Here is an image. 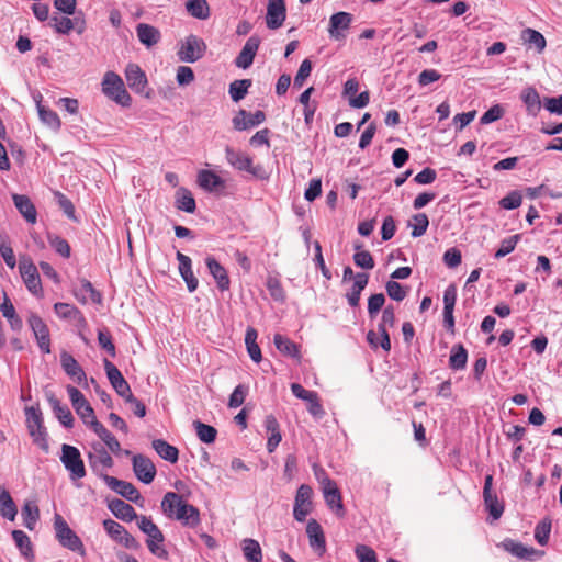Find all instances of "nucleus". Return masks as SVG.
<instances>
[{"mask_svg":"<svg viewBox=\"0 0 562 562\" xmlns=\"http://www.w3.org/2000/svg\"><path fill=\"white\" fill-rule=\"evenodd\" d=\"M484 504L486 509L493 519H498L503 512L504 505L498 501L497 495L495 493L483 494Z\"/></svg>","mask_w":562,"mask_h":562,"instance_id":"603ef678","label":"nucleus"},{"mask_svg":"<svg viewBox=\"0 0 562 562\" xmlns=\"http://www.w3.org/2000/svg\"><path fill=\"white\" fill-rule=\"evenodd\" d=\"M521 40L525 45H528L529 48H535L538 54H541L547 45L544 36L540 32L530 27H527L521 32Z\"/></svg>","mask_w":562,"mask_h":562,"instance_id":"72a5a7b5","label":"nucleus"},{"mask_svg":"<svg viewBox=\"0 0 562 562\" xmlns=\"http://www.w3.org/2000/svg\"><path fill=\"white\" fill-rule=\"evenodd\" d=\"M103 364L112 387L120 396L125 398L128 393H132L128 383L120 370L111 361L104 359Z\"/></svg>","mask_w":562,"mask_h":562,"instance_id":"a211bd4d","label":"nucleus"},{"mask_svg":"<svg viewBox=\"0 0 562 562\" xmlns=\"http://www.w3.org/2000/svg\"><path fill=\"white\" fill-rule=\"evenodd\" d=\"M266 120L262 111L258 110L255 113H249L246 110H239L233 117V126L236 131H245L261 124Z\"/></svg>","mask_w":562,"mask_h":562,"instance_id":"aec40b11","label":"nucleus"},{"mask_svg":"<svg viewBox=\"0 0 562 562\" xmlns=\"http://www.w3.org/2000/svg\"><path fill=\"white\" fill-rule=\"evenodd\" d=\"M22 517L24 520V526L29 530H33L36 521L40 518L38 506L34 502H25L22 507Z\"/></svg>","mask_w":562,"mask_h":562,"instance_id":"79ce46f5","label":"nucleus"},{"mask_svg":"<svg viewBox=\"0 0 562 562\" xmlns=\"http://www.w3.org/2000/svg\"><path fill=\"white\" fill-rule=\"evenodd\" d=\"M352 14L348 12L334 13L329 19L328 34L335 41H342L346 38V31L349 30L352 23Z\"/></svg>","mask_w":562,"mask_h":562,"instance_id":"ddd939ff","label":"nucleus"},{"mask_svg":"<svg viewBox=\"0 0 562 562\" xmlns=\"http://www.w3.org/2000/svg\"><path fill=\"white\" fill-rule=\"evenodd\" d=\"M250 86H251L250 79H240V80L233 81L229 85V89H228L232 100L234 102H238V101L243 100L246 97Z\"/></svg>","mask_w":562,"mask_h":562,"instance_id":"a18cd8bd","label":"nucleus"},{"mask_svg":"<svg viewBox=\"0 0 562 562\" xmlns=\"http://www.w3.org/2000/svg\"><path fill=\"white\" fill-rule=\"evenodd\" d=\"M225 155L228 164L233 166L235 169L239 171H247L260 179L266 178V172L263 168L261 166H254L252 159L248 155L241 151H236L229 146L225 148Z\"/></svg>","mask_w":562,"mask_h":562,"instance_id":"6e6552de","label":"nucleus"},{"mask_svg":"<svg viewBox=\"0 0 562 562\" xmlns=\"http://www.w3.org/2000/svg\"><path fill=\"white\" fill-rule=\"evenodd\" d=\"M12 538L21 554L26 559L33 558V548L29 536L22 530H13Z\"/></svg>","mask_w":562,"mask_h":562,"instance_id":"37998d69","label":"nucleus"},{"mask_svg":"<svg viewBox=\"0 0 562 562\" xmlns=\"http://www.w3.org/2000/svg\"><path fill=\"white\" fill-rule=\"evenodd\" d=\"M519 239H520L519 234H516L508 238L503 239L501 243V247L495 252V258L499 259V258H503V257L507 256L508 254H510L515 249Z\"/></svg>","mask_w":562,"mask_h":562,"instance_id":"bf43d9fd","label":"nucleus"},{"mask_svg":"<svg viewBox=\"0 0 562 562\" xmlns=\"http://www.w3.org/2000/svg\"><path fill=\"white\" fill-rule=\"evenodd\" d=\"M60 461L70 473L72 481L82 479L86 475L83 460L81 459L80 451L70 445L64 443L61 447Z\"/></svg>","mask_w":562,"mask_h":562,"instance_id":"0eeeda50","label":"nucleus"},{"mask_svg":"<svg viewBox=\"0 0 562 562\" xmlns=\"http://www.w3.org/2000/svg\"><path fill=\"white\" fill-rule=\"evenodd\" d=\"M54 529L56 539L61 547L76 552L81 557L86 555V549L81 539L76 535V532L69 527L67 521L59 514H55Z\"/></svg>","mask_w":562,"mask_h":562,"instance_id":"7ed1b4c3","label":"nucleus"},{"mask_svg":"<svg viewBox=\"0 0 562 562\" xmlns=\"http://www.w3.org/2000/svg\"><path fill=\"white\" fill-rule=\"evenodd\" d=\"M355 248L358 250L353 255V261L357 267L362 269H373L374 260L372 255L368 250H360L361 245H356Z\"/></svg>","mask_w":562,"mask_h":562,"instance_id":"6e6d98bb","label":"nucleus"},{"mask_svg":"<svg viewBox=\"0 0 562 562\" xmlns=\"http://www.w3.org/2000/svg\"><path fill=\"white\" fill-rule=\"evenodd\" d=\"M248 393V387L244 384L237 385L229 396L228 406L231 408L239 407L244 402Z\"/></svg>","mask_w":562,"mask_h":562,"instance_id":"0e129e2a","label":"nucleus"},{"mask_svg":"<svg viewBox=\"0 0 562 562\" xmlns=\"http://www.w3.org/2000/svg\"><path fill=\"white\" fill-rule=\"evenodd\" d=\"M273 342L276 348L283 355L293 358H297L300 356L297 346L284 336L276 334L273 337Z\"/></svg>","mask_w":562,"mask_h":562,"instance_id":"c03bdc74","label":"nucleus"},{"mask_svg":"<svg viewBox=\"0 0 562 562\" xmlns=\"http://www.w3.org/2000/svg\"><path fill=\"white\" fill-rule=\"evenodd\" d=\"M313 490L310 485L302 484L295 495L293 516L295 520L303 522L312 510Z\"/></svg>","mask_w":562,"mask_h":562,"instance_id":"f8f14e48","label":"nucleus"},{"mask_svg":"<svg viewBox=\"0 0 562 562\" xmlns=\"http://www.w3.org/2000/svg\"><path fill=\"white\" fill-rule=\"evenodd\" d=\"M132 461L136 477L145 484L151 483L156 475V467L151 460L143 454H135Z\"/></svg>","mask_w":562,"mask_h":562,"instance_id":"2eb2a0df","label":"nucleus"},{"mask_svg":"<svg viewBox=\"0 0 562 562\" xmlns=\"http://www.w3.org/2000/svg\"><path fill=\"white\" fill-rule=\"evenodd\" d=\"M19 269L27 290L35 295H40L42 293V283L36 266L29 257L22 256Z\"/></svg>","mask_w":562,"mask_h":562,"instance_id":"9d476101","label":"nucleus"},{"mask_svg":"<svg viewBox=\"0 0 562 562\" xmlns=\"http://www.w3.org/2000/svg\"><path fill=\"white\" fill-rule=\"evenodd\" d=\"M138 528L147 536L146 544L148 550L156 557L167 560L168 551L161 546L165 537L156 524L147 516L137 519Z\"/></svg>","mask_w":562,"mask_h":562,"instance_id":"f03ea898","label":"nucleus"},{"mask_svg":"<svg viewBox=\"0 0 562 562\" xmlns=\"http://www.w3.org/2000/svg\"><path fill=\"white\" fill-rule=\"evenodd\" d=\"M368 280L369 276L367 273H356L351 291L346 295L350 306L356 307L359 305L361 292L367 286Z\"/></svg>","mask_w":562,"mask_h":562,"instance_id":"f704fd0d","label":"nucleus"},{"mask_svg":"<svg viewBox=\"0 0 562 562\" xmlns=\"http://www.w3.org/2000/svg\"><path fill=\"white\" fill-rule=\"evenodd\" d=\"M60 364L65 373L78 384L87 383V375L78 361L67 351L60 353Z\"/></svg>","mask_w":562,"mask_h":562,"instance_id":"412c9836","label":"nucleus"},{"mask_svg":"<svg viewBox=\"0 0 562 562\" xmlns=\"http://www.w3.org/2000/svg\"><path fill=\"white\" fill-rule=\"evenodd\" d=\"M37 111L41 121L54 131L60 128L61 122L56 112L45 108L41 103H37Z\"/></svg>","mask_w":562,"mask_h":562,"instance_id":"49530a36","label":"nucleus"},{"mask_svg":"<svg viewBox=\"0 0 562 562\" xmlns=\"http://www.w3.org/2000/svg\"><path fill=\"white\" fill-rule=\"evenodd\" d=\"M0 256L9 268L13 269L16 266L13 249L10 246L8 236L4 234H0Z\"/></svg>","mask_w":562,"mask_h":562,"instance_id":"864d4df0","label":"nucleus"},{"mask_svg":"<svg viewBox=\"0 0 562 562\" xmlns=\"http://www.w3.org/2000/svg\"><path fill=\"white\" fill-rule=\"evenodd\" d=\"M206 48L201 37L190 34L180 42L177 55L182 63H195L204 56Z\"/></svg>","mask_w":562,"mask_h":562,"instance_id":"423d86ee","label":"nucleus"},{"mask_svg":"<svg viewBox=\"0 0 562 562\" xmlns=\"http://www.w3.org/2000/svg\"><path fill=\"white\" fill-rule=\"evenodd\" d=\"M12 199L24 220L31 224L36 223L37 212L30 198L23 194H13Z\"/></svg>","mask_w":562,"mask_h":562,"instance_id":"c85d7f7f","label":"nucleus"},{"mask_svg":"<svg viewBox=\"0 0 562 562\" xmlns=\"http://www.w3.org/2000/svg\"><path fill=\"white\" fill-rule=\"evenodd\" d=\"M103 527L108 535L117 542L122 539V536H124L126 531L122 525L112 519H105L103 521Z\"/></svg>","mask_w":562,"mask_h":562,"instance_id":"680f3d73","label":"nucleus"},{"mask_svg":"<svg viewBox=\"0 0 562 562\" xmlns=\"http://www.w3.org/2000/svg\"><path fill=\"white\" fill-rule=\"evenodd\" d=\"M260 45V38L257 35L250 36L241 50L239 52L238 56L235 59V65L238 68L247 69L249 68L255 59V56L258 52Z\"/></svg>","mask_w":562,"mask_h":562,"instance_id":"6ab92c4d","label":"nucleus"},{"mask_svg":"<svg viewBox=\"0 0 562 562\" xmlns=\"http://www.w3.org/2000/svg\"><path fill=\"white\" fill-rule=\"evenodd\" d=\"M193 426L196 430L198 438L204 443H212L216 439L217 430L210 425L203 424L200 420H195Z\"/></svg>","mask_w":562,"mask_h":562,"instance_id":"8fccbe9b","label":"nucleus"},{"mask_svg":"<svg viewBox=\"0 0 562 562\" xmlns=\"http://www.w3.org/2000/svg\"><path fill=\"white\" fill-rule=\"evenodd\" d=\"M67 393L76 413L80 416L86 425L92 428V423L98 419L94 415L93 408L85 398L83 394L72 385L67 386Z\"/></svg>","mask_w":562,"mask_h":562,"instance_id":"1a4fd4ad","label":"nucleus"},{"mask_svg":"<svg viewBox=\"0 0 562 562\" xmlns=\"http://www.w3.org/2000/svg\"><path fill=\"white\" fill-rule=\"evenodd\" d=\"M92 430L113 453H119L121 451V445L119 440L99 420H94L92 423Z\"/></svg>","mask_w":562,"mask_h":562,"instance_id":"e433bc0d","label":"nucleus"},{"mask_svg":"<svg viewBox=\"0 0 562 562\" xmlns=\"http://www.w3.org/2000/svg\"><path fill=\"white\" fill-rule=\"evenodd\" d=\"M100 477L112 491L126 498L127 501L135 504H138V502L142 501L139 492L132 483L119 480L108 474H100Z\"/></svg>","mask_w":562,"mask_h":562,"instance_id":"9b49d317","label":"nucleus"},{"mask_svg":"<svg viewBox=\"0 0 562 562\" xmlns=\"http://www.w3.org/2000/svg\"><path fill=\"white\" fill-rule=\"evenodd\" d=\"M267 289L269 294L274 301L283 302L285 299L284 290L281 285V282L273 277L268 278L267 280Z\"/></svg>","mask_w":562,"mask_h":562,"instance_id":"052dcab7","label":"nucleus"},{"mask_svg":"<svg viewBox=\"0 0 562 562\" xmlns=\"http://www.w3.org/2000/svg\"><path fill=\"white\" fill-rule=\"evenodd\" d=\"M0 311L2 315L9 321L10 326L13 330H20L23 326L21 317L15 313V308L8 300L1 305Z\"/></svg>","mask_w":562,"mask_h":562,"instance_id":"3c124183","label":"nucleus"},{"mask_svg":"<svg viewBox=\"0 0 562 562\" xmlns=\"http://www.w3.org/2000/svg\"><path fill=\"white\" fill-rule=\"evenodd\" d=\"M108 507L112 514L121 520L132 521L139 518L137 517L134 507L120 498H113L109 501Z\"/></svg>","mask_w":562,"mask_h":562,"instance_id":"cd10ccee","label":"nucleus"},{"mask_svg":"<svg viewBox=\"0 0 562 562\" xmlns=\"http://www.w3.org/2000/svg\"><path fill=\"white\" fill-rule=\"evenodd\" d=\"M89 465L100 476L102 470L110 469L114 462L106 449L100 443L93 445V451L88 454Z\"/></svg>","mask_w":562,"mask_h":562,"instance_id":"dca6fc26","label":"nucleus"},{"mask_svg":"<svg viewBox=\"0 0 562 562\" xmlns=\"http://www.w3.org/2000/svg\"><path fill=\"white\" fill-rule=\"evenodd\" d=\"M284 0H268L266 23L271 30L279 29L285 20Z\"/></svg>","mask_w":562,"mask_h":562,"instance_id":"4be33fe9","label":"nucleus"},{"mask_svg":"<svg viewBox=\"0 0 562 562\" xmlns=\"http://www.w3.org/2000/svg\"><path fill=\"white\" fill-rule=\"evenodd\" d=\"M385 303V296L383 293H376L369 297L368 300V313L370 318H374L376 314L381 311Z\"/></svg>","mask_w":562,"mask_h":562,"instance_id":"69168bd1","label":"nucleus"},{"mask_svg":"<svg viewBox=\"0 0 562 562\" xmlns=\"http://www.w3.org/2000/svg\"><path fill=\"white\" fill-rule=\"evenodd\" d=\"M176 205L187 213H193L196 207L192 193L186 188H179L176 192Z\"/></svg>","mask_w":562,"mask_h":562,"instance_id":"58836bf2","label":"nucleus"},{"mask_svg":"<svg viewBox=\"0 0 562 562\" xmlns=\"http://www.w3.org/2000/svg\"><path fill=\"white\" fill-rule=\"evenodd\" d=\"M177 260L179 261V273L187 283V288L189 292H194L198 288L199 281L195 278L192 267H191V259L187 255L178 251L177 252Z\"/></svg>","mask_w":562,"mask_h":562,"instance_id":"b1692460","label":"nucleus"},{"mask_svg":"<svg viewBox=\"0 0 562 562\" xmlns=\"http://www.w3.org/2000/svg\"><path fill=\"white\" fill-rule=\"evenodd\" d=\"M102 91L117 104L122 106H130L131 97L124 87L123 80L115 72L109 71L104 75Z\"/></svg>","mask_w":562,"mask_h":562,"instance_id":"39448f33","label":"nucleus"},{"mask_svg":"<svg viewBox=\"0 0 562 562\" xmlns=\"http://www.w3.org/2000/svg\"><path fill=\"white\" fill-rule=\"evenodd\" d=\"M49 25L59 34H68L75 29V22L68 16H52Z\"/></svg>","mask_w":562,"mask_h":562,"instance_id":"5fc2aeb1","label":"nucleus"},{"mask_svg":"<svg viewBox=\"0 0 562 562\" xmlns=\"http://www.w3.org/2000/svg\"><path fill=\"white\" fill-rule=\"evenodd\" d=\"M243 552L249 562H260L262 559L261 548L257 540L245 539L243 542Z\"/></svg>","mask_w":562,"mask_h":562,"instance_id":"de8ad7c7","label":"nucleus"},{"mask_svg":"<svg viewBox=\"0 0 562 562\" xmlns=\"http://www.w3.org/2000/svg\"><path fill=\"white\" fill-rule=\"evenodd\" d=\"M198 183L205 191L213 192L225 187V181L212 170H201L198 173Z\"/></svg>","mask_w":562,"mask_h":562,"instance_id":"c756f323","label":"nucleus"},{"mask_svg":"<svg viewBox=\"0 0 562 562\" xmlns=\"http://www.w3.org/2000/svg\"><path fill=\"white\" fill-rule=\"evenodd\" d=\"M306 533L310 539V546L323 554L326 550V541L321 525L315 520L311 519L306 526Z\"/></svg>","mask_w":562,"mask_h":562,"instance_id":"a878e982","label":"nucleus"},{"mask_svg":"<svg viewBox=\"0 0 562 562\" xmlns=\"http://www.w3.org/2000/svg\"><path fill=\"white\" fill-rule=\"evenodd\" d=\"M48 241L50 246L64 258L70 257V246L68 241L59 236L48 235Z\"/></svg>","mask_w":562,"mask_h":562,"instance_id":"e2e57ef3","label":"nucleus"},{"mask_svg":"<svg viewBox=\"0 0 562 562\" xmlns=\"http://www.w3.org/2000/svg\"><path fill=\"white\" fill-rule=\"evenodd\" d=\"M429 225L428 216L425 213H418L413 216V224L412 226V236L413 237H420L423 236L427 227Z\"/></svg>","mask_w":562,"mask_h":562,"instance_id":"4d7b16f0","label":"nucleus"},{"mask_svg":"<svg viewBox=\"0 0 562 562\" xmlns=\"http://www.w3.org/2000/svg\"><path fill=\"white\" fill-rule=\"evenodd\" d=\"M355 553L359 562H378L374 550L366 544H358Z\"/></svg>","mask_w":562,"mask_h":562,"instance_id":"774afa93","label":"nucleus"},{"mask_svg":"<svg viewBox=\"0 0 562 562\" xmlns=\"http://www.w3.org/2000/svg\"><path fill=\"white\" fill-rule=\"evenodd\" d=\"M189 14L199 20H207L211 11L206 0H189L186 3Z\"/></svg>","mask_w":562,"mask_h":562,"instance_id":"4c0bfd02","label":"nucleus"},{"mask_svg":"<svg viewBox=\"0 0 562 562\" xmlns=\"http://www.w3.org/2000/svg\"><path fill=\"white\" fill-rule=\"evenodd\" d=\"M395 324V308L392 305H387L383 312L381 322L378 325V330L381 334V348L389 352L391 350V340L387 333V327H393Z\"/></svg>","mask_w":562,"mask_h":562,"instance_id":"5701e85b","label":"nucleus"},{"mask_svg":"<svg viewBox=\"0 0 562 562\" xmlns=\"http://www.w3.org/2000/svg\"><path fill=\"white\" fill-rule=\"evenodd\" d=\"M18 508L16 505L11 497L8 490L0 485V515L10 520L13 521L16 517Z\"/></svg>","mask_w":562,"mask_h":562,"instance_id":"473e14b6","label":"nucleus"},{"mask_svg":"<svg viewBox=\"0 0 562 562\" xmlns=\"http://www.w3.org/2000/svg\"><path fill=\"white\" fill-rule=\"evenodd\" d=\"M80 293L81 295L79 293H76V296L82 303H86L88 299L93 303L101 302V294L98 291H95L92 283L86 279L81 280Z\"/></svg>","mask_w":562,"mask_h":562,"instance_id":"09e8293b","label":"nucleus"},{"mask_svg":"<svg viewBox=\"0 0 562 562\" xmlns=\"http://www.w3.org/2000/svg\"><path fill=\"white\" fill-rule=\"evenodd\" d=\"M265 428L267 432L270 434L267 441V450L271 453L276 450L282 439L279 423L273 415L266 416Z\"/></svg>","mask_w":562,"mask_h":562,"instance_id":"2f4dec72","label":"nucleus"},{"mask_svg":"<svg viewBox=\"0 0 562 562\" xmlns=\"http://www.w3.org/2000/svg\"><path fill=\"white\" fill-rule=\"evenodd\" d=\"M26 426L30 436L34 443H36L44 451L48 450L47 432L43 425V416L40 406L25 407Z\"/></svg>","mask_w":562,"mask_h":562,"instance_id":"20e7f679","label":"nucleus"},{"mask_svg":"<svg viewBox=\"0 0 562 562\" xmlns=\"http://www.w3.org/2000/svg\"><path fill=\"white\" fill-rule=\"evenodd\" d=\"M550 532H551V520L550 519H543L536 526L535 538L540 546H546L548 543Z\"/></svg>","mask_w":562,"mask_h":562,"instance_id":"13d9d810","label":"nucleus"},{"mask_svg":"<svg viewBox=\"0 0 562 562\" xmlns=\"http://www.w3.org/2000/svg\"><path fill=\"white\" fill-rule=\"evenodd\" d=\"M153 449L158 453L160 458L171 463H176L179 459V450L169 445L164 439H155L151 442Z\"/></svg>","mask_w":562,"mask_h":562,"instance_id":"c9c22d12","label":"nucleus"},{"mask_svg":"<svg viewBox=\"0 0 562 562\" xmlns=\"http://www.w3.org/2000/svg\"><path fill=\"white\" fill-rule=\"evenodd\" d=\"M161 512L167 518L180 521L186 527L194 528L201 522L199 509L175 492H167L164 495Z\"/></svg>","mask_w":562,"mask_h":562,"instance_id":"f257e3e1","label":"nucleus"},{"mask_svg":"<svg viewBox=\"0 0 562 562\" xmlns=\"http://www.w3.org/2000/svg\"><path fill=\"white\" fill-rule=\"evenodd\" d=\"M136 33L139 42L147 47L156 45L161 37L157 27L146 23H139L136 26Z\"/></svg>","mask_w":562,"mask_h":562,"instance_id":"7c9ffc66","label":"nucleus"},{"mask_svg":"<svg viewBox=\"0 0 562 562\" xmlns=\"http://www.w3.org/2000/svg\"><path fill=\"white\" fill-rule=\"evenodd\" d=\"M385 290H386L387 295L392 300L397 301V302L403 301L407 294L406 291L404 290V288L398 282H396L394 280L386 282Z\"/></svg>","mask_w":562,"mask_h":562,"instance_id":"338daca9","label":"nucleus"},{"mask_svg":"<svg viewBox=\"0 0 562 562\" xmlns=\"http://www.w3.org/2000/svg\"><path fill=\"white\" fill-rule=\"evenodd\" d=\"M468 361V351L462 345H454L451 348L449 358V366L453 370H462L465 368Z\"/></svg>","mask_w":562,"mask_h":562,"instance_id":"a19ab883","label":"nucleus"},{"mask_svg":"<svg viewBox=\"0 0 562 562\" xmlns=\"http://www.w3.org/2000/svg\"><path fill=\"white\" fill-rule=\"evenodd\" d=\"M205 263L207 266L210 273L216 281L217 288L221 291L228 290L231 281L226 269L213 257H207L205 259Z\"/></svg>","mask_w":562,"mask_h":562,"instance_id":"393cba45","label":"nucleus"},{"mask_svg":"<svg viewBox=\"0 0 562 562\" xmlns=\"http://www.w3.org/2000/svg\"><path fill=\"white\" fill-rule=\"evenodd\" d=\"M322 485L324 498L328 507L335 510L337 515L342 516L344 506L341 503V495L339 490L337 488L336 483L328 476H325L324 480L322 481Z\"/></svg>","mask_w":562,"mask_h":562,"instance_id":"f3484780","label":"nucleus"},{"mask_svg":"<svg viewBox=\"0 0 562 562\" xmlns=\"http://www.w3.org/2000/svg\"><path fill=\"white\" fill-rule=\"evenodd\" d=\"M54 310L55 313L63 319H72L76 322L85 321L81 312L71 304L59 302L54 305Z\"/></svg>","mask_w":562,"mask_h":562,"instance_id":"ea45409f","label":"nucleus"},{"mask_svg":"<svg viewBox=\"0 0 562 562\" xmlns=\"http://www.w3.org/2000/svg\"><path fill=\"white\" fill-rule=\"evenodd\" d=\"M27 323L36 338L40 349L45 352H50V337L49 329L44 321L36 314L31 313Z\"/></svg>","mask_w":562,"mask_h":562,"instance_id":"4468645a","label":"nucleus"},{"mask_svg":"<svg viewBox=\"0 0 562 562\" xmlns=\"http://www.w3.org/2000/svg\"><path fill=\"white\" fill-rule=\"evenodd\" d=\"M125 77L128 87L135 92H142L147 85V78L144 71L135 64L127 65L125 69Z\"/></svg>","mask_w":562,"mask_h":562,"instance_id":"bb28decb","label":"nucleus"}]
</instances>
